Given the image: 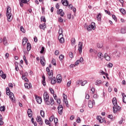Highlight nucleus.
<instances>
[{"label": "nucleus", "mask_w": 126, "mask_h": 126, "mask_svg": "<svg viewBox=\"0 0 126 126\" xmlns=\"http://www.w3.org/2000/svg\"><path fill=\"white\" fill-rule=\"evenodd\" d=\"M6 16L7 17L8 21L10 22L12 20V16L11 14V8L9 6L7 7Z\"/></svg>", "instance_id": "obj_1"}, {"label": "nucleus", "mask_w": 126, "mask_h": 126, "mask_svg": "<svg viewBox=\"0 0 126 126\" xmlns=\"http://www.w3.org/2000/svg\"><path fill=\"white\" fill-rule=\"evenodd\" d=\"M44 101L46 105H50L51 104V102L49 101V99H50V96L49 94H48V93L45 92L43 94Z\"/></svg>", "instance_id": "obj_2"}, {"label": "nucleus", "mask_w": 126, "mask_h": 126, "mask_svg": "<svg viewBox=\"0 0 126 126\" xmlns=\"http://www.w3.org/2000/svg\"><path fill=\"white\" fill-rule=\"evenodd\" d=\"M95 27H96V25H95V23L93 22L88 27L87 30L88 31H92V30H95Z\"/></svg>", "instance_id": "obj_3"}, {"label": "nucleus", "mask_w": 126, "mask_h": 126, "mask_svg": "<svg viewBox=\"0 0 126 126\" xmlns=\"http://www.w3.org/2000/svg\"><path fill=\"white\" fill-rule=\"evenodd\" d=\"M6 95H8L9 96L10 99L12 101V102L14 101V99H13L14 98V94L13 93L10 92V91H6Z\"/></svg>", "instance_id": "obj_4"}, {"label": "nucleus", "mask_w": 126, "mask_h": 126, "mask_svg": "<svg viewBox=\"0 0 126 126\" xmlns=\"http://www.w3.org/2000/svg\"><path fill=\"white\" fill-rule=\"evenodd\" d=\"M95 105V101L93 100H89L88 102V107L89 108H90V109H92L93 108V106Z\"/></svg>", "instance_id": "obj_5"}, {"label": "nucleus", "mask_w": 126, "mask_h": 126, "mask_svg": "<svg viewBox=\"0 0 126 126\" xmlns=\"http://www.w3.org/2000/svg\"><path fill=\"white\" fill-rule=\"evenodd\" d=\"M83 47V43L81 42H79L78 45V51L80 54H81V53H82Z\"/></svg>", "instance_id": "obj_6"}, {"label": "nucleus", "mask_w": 126, "mask_h": 126, "mask_svg": "<svg viewBox=\"0 0 126 126\" xmlns=\"http://www.w3.org/2000/svg\"><path fill=\"white\" fill-rule=\"evenodd\" d=\"M40 63L42 66H45L46 65V60H45V57H40Z\"/></svg>", "instance_id": "obj_7"}, {"label": "nucleus", "mask_w": 126, "mask_h": 126, "mask_svg": "<svg viewBox=\"0 0 126 126\" xmlns=\"http://www.w3.org/2000/svg\"><path fill=\"white\" fill-rule=\"evenodd\" d=\"M103 58L105 59V60L106 61H107V62H110V61H111V59H112V58L111 57H110V56H109L108 55V54L105 53L104 56H103Z\"/></svg>", "instance_id": "obj_8"}, {"label": "nucleus", "mask_w": 126, "mask_h": 126, "mask_svg": "<svg viewBox=\"0 0 126 126\" xmlns=\"http://www.w3.org/2000/svg\"><path fill=\"white\" fill-rule=\"evenodd\" d=\"M30 0H20L19 1L20 5L21 7H23L24 3H27Z\"/></svg>", "instance_id": "obj_9"}, {"label": "nucleus", "mask_w": 126, "mask_h": 126, "mask_svg": "<svg viewBox=\"0 0 126 126\" xmlns=\"http://www.w3.org/2000/svg\"><path fill=\"white\" fill-rule=\"evenodd\" d=\"M35 98L36 102L38 104H41V103H42V98H41V97L35 95Z\"/></svg>", "instance_id": "obj_10"}, {"label": "nucleus", "mask_w": 126, "mask_h": 126, "mask_svg": "<svg viewBox=\"0 0 126 126\" xmlns=\"http://www.w3.org/2000/svg\"><path fill=\"white\" fill-rule=\"evenodd\" d=\"M58 113L60 115H63V105H59L58 107Z\"/></svg>", "instance_id": "obj_11"}, {"label": "nucleus", "mask_w": 126, "mask_h": 126, "mask_svg": "<svg viewBox=\"0 0 126 126\" xmlns=\"http://www.w3.org/2000/svg\"><path fill=\"white\" fill-rule=\"evenodd\" d=\"M62 76L61 75H58L57 76V83H61L62 80Z\"/></svg>", "instance_id": "obj_12"}, {"label": "nucleus", "mask_w": 126, "mask_h": 126, "mask_svg": "<svg viewBox=\"0 0 126 126\" xmlns=\"http://www.w3.org/2000/svg\"><path fill=\"white\" fill-rule=\"evenodd\" d=\"M57 14H60L61 16H63L64 13L63 12V9H60L57 10Z\"/></svg>", "instance_id": "obj_13"}, {"label": "nucleus", "mask_w": 126, "mask_h": 126, "mask_svg": "<svg viewBox=\"0 0 126 126\" xmlns=\"http://www.w3.org/2000/svg\"><path fill=\"white\" fill-rule=\"evenodd\" d=\"M58 40H59L60 42L63 43L64 42V38H63V36H59Z\"/></svg>", "instance_id": "obj_14"}, {"label": "nucleus", "mask_w": 126, "mask_h": 126, "mask_svg": "<svg viewBox=\"0 0 126 126\" xmlns=\"http://www.w3.org/2000/svg\"><path fill=\"white\" fill-rule=\"evenodd\" d=\"M61 2L62 4L65 6H67V5H68V1H67V0H62Z\"/></svg>", "instance_id": "obj_15"}, {"label": "nucleus", "mask_w": 126, "mask_h": 126, "mask_svg": "<svg viewBox=\"0 0 126 126\" xmlns=\"http://www.w3.org/2000/svg\"><path fill=\"white\" fill-rule=\"evenodd\" d=\"M112 103L114 107H116L117 105H118V103L117 102V98L116 97L113 98Z\"/></svg>", "instance_id": "obj_16"}, {"label": "nucleus", "mask_w": 126, "mask_h": 126, "mask_svg": "<svg viewBox=\"0 0 126 126\" xmlns=\"http://www.w3.org/2000/svg\"><path fill=\"white\" fill-rule=\"evenodd\" d=\"M25 88H27V89H29V88L32 87V85L31 84V83H29V84L25 83Z\"/></svg>", "instance_id": "obj_17"}, {"label": "nucleus", "mask_w": 126, "mask_h": 126, "mask_svg": "<svg viewBox=\"0 0 126 126\" xmlns=\"http://www.w3.org/2000/svg\"><path fill=\"white\" fill-rule=\"evenodd\" d=\"M42 84L43 85V86H46V77H45L44 75H42Z\"/></svg>", "instance_id": "obj_18"}, {"label": "nucleus", "mask_w": 126, "mask_h": 126, "mask_svg": "<svg viewBox=\"0 0 126 126\" xmlns=\"http://www.w3.org/2000/svg\"><path fill=\"white\" fill-rule=\"evenodd\" d=\"M96 119L98 121L99 123L100 124H102L103 123V119L102 118V117L98 116L96 117Z\"/></svg>", "instance_id": "obj_19"}, {"label": "nucleus", "mask_w": 126, "mask_h": 126, "mask_svg": "<svg viewBox=\"0 0 126 126\" xmlns=\"http://www.w3.org/2000/svg\"><path fill=\"white\" fill-rule=\"evenodd\" d=\"M28 115L29 118L32 117V110H31V109H29L28 110Z\"/></svg>", "instance_id": "obj_20"}, {"label": "nucleus", "mask_w": 126, "mask_h": 126, "mask_svg": "<svg viewBox=\"0 0 126 126\" xmlns=\"http://www.w3.org/2000/svg\"><path fill=\"white\" fill-rule=\"evenodd\" d=\"M27 41H28V39H27V38L24 37L23 39V46L24 47L25 45H26V43H27Z\"/></svg>", "instance_id": "obj_21"}, {"label": "nucleus", "mask_w": 126, "mask_h": 126, "mask_svg": "<svg viewBox=\"0 0 126 126\" xmlns=\"http://www.w3.org/2000/svg\"><path fill=\"white\" fill-rule=\"evenodd\" d=\"M40 29H43V30H45L46 29V24L44 23L42 25H39Z\"/></svg>", "instance_id": "obj_22"}, {"label": "nucleus", "mask_w": 126, "mask_h": 126, "mask_svg": "<svg viewBox=\"0 0 126 126\" xmlns=\"http://www.w3.org/2000/svg\"><path fill=\"white\" fill-rule=\"evenodd\" d=\"M3 44L4 46H7L8 45V43H7V40L6 39V37H4L3 38Z\"/></svg>", "instance_id": "obj_23"}, {"label": "nucleus", "mask_w": 126, "mask_h": 126, "mask_svg": "<svg viewBox=\"0 0 126 126\" xmlns=\"http://www.w3.org/2000/svg\"><path fill=\"white\" fill-rule=\"evenodd\" d=\"M51 84H55V83H57V81H56V77H53L51 81Z\"/></svg>", "instance_id": "obj_24"}, {"label": "nucleus", "mask_w": 126, "mask_h": 126, "mask_svg": "<svg viewBox=\"0 0 126 126\" xmlns=\"http://www.w3.org/2000/svg\"><path fill=\"white\" fill-rule=\"evenodd\" d=\"M27 51L29 52L31 50V44L30 43H28L27 44Z\"/></svg>", "instance_id": "obj_25"}, {"label": "nucleus", "mask_w": 126, "mask_h": 126, "mask_svg": "<svg viewBox=\"0 0 126 126\" xmlns=\"http://www.w3.org/2000/svg\"><path fill=\"white\" fill-rule=\"evenodd\" d=\"M99 73H100L101 75H105V76H107L108 75V73L104 72V71L103 70H100L99 71Z\"/></svg>", "instance_id": "obj_26"}, {"label": "nucleus", "mask_w": 126, "mask_h": 126, "mask_svg": "<svg viewBox=\"0 0 126 126\" xmlns=\"http://www.w3.org/2000/svg\"><path fill=\"white\" fill-rule=\"evenodd\" d=\"M59 34V36H63V29L61 28V27H60Z\"/></svg>", "instance_id": "obj_27"}, {"label": "nucleus", "mask_w": 126, "mask_h": 126, "mask_svg": "<svg viewBox=\"0 0 126 126\" xmlns=\"http://www.w3.org/2000/svg\"><path fill=\"white\" fill-rule=\"evenodd\" d=\"M102 83V81L101 80H97L95 82V85H97V86H99L100 84Z\"/></svg>", "instance_id": "obj_28"}, {"label": "nucleus", "mask_w": 126, "mask_h": 126, "mask_svg": "<svg viewBox=\"0 0 126 126\" xmlns=\"http://www.w3.org/2000/svg\"><path fill=\"white\" fill-rule=\"evenodd\" d=\"M101 14L98 13V14L96 16V18L98 21H101Z\"/></svg>", "instance_id": "obj_29"}, {"label": "nucleus", "mask_w": 126, "mask_h": 126, "mask_svg": "<svg viewBox=\"0 0 126 126\" xmlns=\"http://www.w3.org/2000/svg\"><path fill=\"white\" fill-rule=\"evenodd\" d=\"M0 111L1 112H4V111H5V107L4 106H1L0 107Z\"/></svg>", "instance_id": "obj_30"}, {"label": "nucleus", "mask_w": 126, "mask_h": 126, "mask_svg": "<svg viewBox=\"0 0 126 126\" xmlns=\"http://www.w3.org/2000/svg\"><path fill=\"white\" fill-rule=\"evenodd\" d=\"M120 11L123 13L124 15L126 14V10H125V9L124 8H121L120 9Z\"/></svg>", "instance_id": "obj_31"}, {"label": "nucleus", "mask_w": 126, "mask_h": 126, "mask_svg": "<svg viewBox=\"0 0 126 126\" xmlns=\"http://www.w3.org/2000/svg\"><path fill=\"white\" fill-rule=\"evenodd\" d=\"M40 115L42 118H45V112L43 110L40 111Z\"/></svg>", "instance_id": "obj_32"}, {"label": "nucleus", "mask_w": 126, "mask_h": 126, "mask_svg": "<svg viewBox=\"0 0 126 126\" xmlns=\"http://www.w3.org/2000/svg\"><path fill=\"white\" fill-rule=\"evenodd\" d=\"M41 21H43L44 23H46V18H45V16H41L40 18Z\"/></svg>", "instance_id": "obj_33"}, {"label": "nucleus", "mask_w": 126, "mask_h": 126, "mask_svg": "<svg viewBox=\"0 0 126 126\" xmlns=\"http://www.w3.org/2000/svg\"><path fill=\"white\" fill-rule=\"evenodd\" d=\"M24 61H25L26 64L27 65H28V62L27 61V59H26V57H25V55H24L23 56Z\"/></svg>", "instance_id": "obj_34"}, {"label": "nucleus", "mask_w": 126, "mask_h": 126, "mask_svg": "<svg viewBox=\"0 0 126 126\" xmlns=\"http://www.w3.org/2000/svg\"><path fill=\"white\" fill-rule=\"evenodd\" d=\"M126 32V28H124L121 29V33H122V34H125Z\"/></svg>", "instance_id": "obj_35"}, {"label": "nucleus", "mask_w": 126, "mask_h": 126, "mask_svg": "<svg viewBox=\"0 0 126 126\" xmlns=\"http://www.w3.org/2000/svg\"><path fill=\"white\" fill-rule=\"evenodd\" d=\"M98 57L99 59H101V60L102 61L103 60V58H102V57H103V54L102 53H98Z\"/></svg>", "instance_id": "obj_36"}, {"label": "nucleus", "mask_w": 126, "mask_h": 126, "mask_svg": "<svg viewBox=\"0 0 126 126\" xmlns=\"http://www.w3.org/2000/svg\"><path fill=\"white\" fill-rule=\"evenodd\" d=\"M50 101H51L50 104L51 106H53V105H54V104L55 103V102L54 101V98H53V97H51Z\"/></svg>", "instance_id": "obj_37"}, {"label": "nucleus", "mask_w": 126, "mask_h": 126, "mask_svg": "<svg viewBox=\"0 0 126 126\" xmlns=\"http://www.w3.org/2000/svg\"><path fill=\"white\" fill-rule=\"evenodd\" d=\"M86 84H87V81H84L83 82H81V86H84Z\"/></svg>", "instance_id": "obj_38"}, {"label": "nucleus", "mask_w": 126, "mask_h": 126, "mask_svg": "<svg viewBox=\"0 0 126 126\" xmlns=\"http://www.w3.org/2000/svg\"><path fill=\"white\" fill-rule=\"evenodd\" d=\"M51 63H52L53 65H57V63H56V60H52V61H51Z\"/></svg>", "instance_id": "obj_39"}, {"label": "nucleus", "mask_w": 126, "mask_h": 126, "mask_svg": "<svg viewBox=\"0 0 126 126\" xmlns=\"http://www.w3.org/2000/svg\"><path fill=\"white\" fill-rule=\"evenodd\" d=\"M1 77L3 79H5L6 78V74H3V73L1 75Z\"/></svg>", "instance_id": "obj_40"}, {"label": "nucleus", "mask_w": 126, "mask_h": 126, "mask_svg": "<svg viewBox=\"0 0 126 126\" xmlns=\"http://www.w3.org/2000/svg\"><path fill=\"white\" fill-rule=\"evenodd\" d=\"M71 42L72 45H75V39L72 38Z\"/></svg>", "instance_id": "obj_41"}, {"label": "nucleus", "mask_w": 126, "mask_h": 126, "mask_svg": "<svg viewBox=\"0 0 126 126\" xmlns=\"http://www.w3.org/2000/svg\"><path fill=\"white\" fill-rule=\"evenodd\" d=\"M44 52H45V47H42L41 51H40V54H43Z\"/></svg>", "instance_id": "obj_42"}, {"label": "nucleus", "mask_w": 126, "mask_h": 126, "mask_svg": "<svg viewBox=\"0 0 126 126\" xmlns=\"http://www.w3.org/2000/svg\"><path fill=\"white\" fill-rule=\"evenodd\" d=\"M49 90L51 94H55V91L52 88H50Z\"/></svg>", "instance_id": "obj_43"}, {"label": "nucleus", "mask_w": 126, "mask_h": 126, "mask_svg": "<svg viewBox=\"0 0 126 126\" xmlns=\"http://www.w3.org/2000/svg\"><path fill=\"white\" fill-rule=\"evenodd\" d=\"M20 29V31L23 32V33H25V30H24V28H23V27L21 26Z\"/></svg>", "instance_id": "obj_44"}, {"label": "nucleus", "mask_w": 126, "mask_h": 126, "mask_svg": "<svg viewBox=\"0 0 126 126\" xmlns=\"http://www.w3.org/2000/svg\"><path fill=\"white\" fill-rule=\"evenodd\" d=\"M48 74L49 76L54 75V73H53V70H51L50 71L48 72Z\"/></svg>", "instance_id": "obj_45"}, {"label": "nucleus", "mask_w": 126, "mask_h": 126, "mask_svg": "<svg viewBox=\"0 0 126 126\" xmlns=\"http://www.w3.org/2000/svg\"><path fill=\"white\" fill-rule=\"evenodd\" d=\"M55 120V117L51 116L49 118V121L50 122H53Z\"/></svg>", "instance_id": "obj_46"}, {"label": "nucleus", "mask_w": 126, "mask_h": 126, "mask_svg": "<svg viewBox=\"0 0 126 126\" xmlns=\"http://www.w3.org/2000/svg\"><path fill=\"white\" fill-rule=\"evenodd\" d=\"M107 67H109V68L113 67V63H109L107 65Z\"/></svg>", "instance_id": "obj_47"}, {"label": "nucleus", "mask_w": 126, "mask_h": 126, "mask_svg": "<svg viewBox=\"0 0 126 126\" xmlns=\"http://www.w3.org/2000/svg\"><path fill=\"white\" fill-rule=\"evenodd\" d=\"M36 121H37V122H40V121H42V118L40 116H37V117L36 118Z\"/></svg>", "instance_id": "obj_48"}, {"label": "nucleus", "mask_w": 126, "mask_h": 126, "mask_svg": "<svg viewBox=\"0 0 126 126\" xmlns=\"http://www.w3.org/2000/svg\"><path fill=\"white\" fill-rule=\"evenodd\" d=\"M123 102L124 103H126V95H124L123 97Z\"/></svg>", "instance_id": "obj_49"}, {"label": "nucleus", "mask_w": 126, "mask_h": 126, "mask_svg": "<svg viewBox=\"0 0 126 126\" xmlns=\"http://www.w3.org/2000/svg\"><path fill=\"white\" fill-rule=\"evenodd\" d=\"M64 56H63V55H61L59 56V59L60 61H63V58Z\"/></svg>", "instance_id": "obj_50"}, {"label": "nucleus", "mask_w": 126, "mask_h": 126, "mask_svg": "<svg viewBox=\"0 0 126 126\" xmlns=\"http://www.w3.org/2000/svg\"><path fill=\"white\" fill-rule=\"evenodd\" d=\"M15 70H16V71H18V70H19V68H18V66H17L16 65V64H18V63H15Z\"/></svg>", "instance_id": "obj_51"}, {"label": "nucleus", "mask_w": 126, "mask_h": 126, "mask_svg": "<svg viewBox=\"0 0 126 126\" xmlns=\"http://www.w3.org/2000/svg\"><path fill=\"white\" fill-rule=\"evenodd\" d=\"M76 122V123H78V124H80V123L81 122V120H80V118L78 117Z\"/></svg>", "instance_id": "obj_52"}, {"label": "nucleus", "mask_w": 126, "mask_h": 126, "mask_svg": "<svg viewBox=\"0 0 126 126\" xmlns=\"http://www.w3.org/2000/svg\"><path fill=\"white\" fill-rule=\"evenodd\" d=\"M69 56L71 59H72L73 58V54H72V52H69Z\"/></svg>", "instance_id": "obj_53"}, {"label": "nucleus", "mask_w": 126, "mask_h": 126, "mask_svg": "<svg viewBox=\"0 0 126 126\" xmlns=\"http://www.w3.org/2000/svg\"><path fill=\"white\" fill-rule=\"evenodd\" d=\"M97 48H99V49H101V48H102V47H103V45L102 44H100L99 43L97 44Z\"/></svg>", "instance_id": "obj_54"}, {"label": "nucleus", "mask_w": 126, "mask_h": 126, "mask_svg": "<svg viewBox=\"0 0 126 126\" xmlns=\"http://www.w3.org/2000/svg\"><path fill=\"white\" fill-rule=\"evenodd\" d=\"M79 61L80 62V63H83V58L81 57Z\"/></svg>", "instance_id": "obj_55"}, {"label": "nucleus", "mask_w": 126, "mask_h": 126, "mask_svg": "<svg viewBox=\"0 0 126 126\" xmlns=\"http://www.w3.org/2000/svg\"><path fill=\"white\" fill-rule=\"evenodd\" d=\"M71 84V81H69L67 83V86H68V87H69Z\"/></svg>", "instance_id": "obj_56"}, {"label": "nucleus", "mask_w": 126, "mask_h": 126, "mask_svg": "<svg viewBox=\"0 0 126 126\" xmlns=\"http://www.w3.org/2000/svg\"><path fill=\"white\" fill-rule=\"evenodd\" d=\"M91 91H92V92L93 93V94H94L95 93V88H92L91 89Z\"/></svg>", "instance_id": "obj_57"}, {"label": "nucleus", "mask_w": 126, "mask_h": 126, "mask_svg": "<svg viewBox=\"0 0 126 126\" xmlns=\"http://www.w3.org/2000/svg\"><path fill=\"white\" fill-rule=\"evenodd\" d=\"M116 109H117V108H116V106H114L113 107V112L114 113V114H116V113H117V110H116Z\"/></svg>", "instance_id": "obj_58"}, {"label": "nucleus", "mask_w": 126, "mask_h": 126, "mask_svg": "<svg viewBox=\"0 0 126 126\" xmlns=\"http://www.w3.org/2000/svg\"><path fill=\"white\" fill-rule=\"evenodd\" d=\"M63 101L65 100V99H66V98H67L66 95H65V94H63Z\"/></svg>", "instance_id": "obj_59"}, {"label": "nucleus", "mask_w": 126, "mask_h": 126, "mask_svg": "<svg viewBox=\"0 0 126 126\" xmlns=\"http://www.w3.org/2000/svg\"><path fill=\"white\" fill-rule=\"evenodd\" d=\"M67 17H68V19H71V13H69L67 15Z\"/></svg>", "instance_id": "obj_60"}, {"label": "nucleus", "mask_w": 126, "mask_h": 126, "mask_svg": "<svg viewBox=\"0 0 126 126\" xmlns=\"http://www.w3.org/2000/svg\"><path fill=\"white\" fill-rule=\"evenodd\" d=\"M59 22H63V18H62V17H60L59 18Z\"/></svg>", "instance_id": "obj_61"}, {"label": "nucleus", "mask_w": 126, "mask_h": 126, "mask_svg": "<svg viewBox=\"0 0 126 126\" xmlns=\"http://www.w3.org/2000/svg\"><path fill=\"white\" fill-rule=\"evenodd\" d=\"M45 123L46 124V125H50V123L49 122V120L46 119L45 120Z\"/></svg>", "instance_id": "obj_62"}, {"label": "nucleus", "mask_w": 126, "mask_h": 126, "mask_svg": "<svg viewBox=\"0 0 126 126\" xmlns=\"http://www.w3.org/2000/svg\"><path fill=\"white\" fill-rule=\"evenodd\" d=\"M59 53V50H56V51H55V55L56 56H58Z\"/></svg>", "instance_id": "obj_63"}, {"label": "nucleus", "mask_w": 126, "mask_h": 126, "mask_svg": "<svg viewBox=\"0 0 126 126\" xmlns=\"http://www.w3.org/2000/svg\"><path fill=\"white\" fill-rule=\"evenodd\" d=\"M112 18L115 21L117 20V17L115 15H112Z\"/></svg>", "instance_id": "obj_64"}]
</instances>
